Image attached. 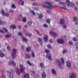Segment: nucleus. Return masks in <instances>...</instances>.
I'll use <instances>...</instances> for the list:
<instances>
[{
    "mask_svg": "<svg viewBox=\"0 0 78 78\" xmlns=\"http://www.w3.org/2000/svg\"><path fill=\"white\" fill-rule=\"evenodd\" d=\"M44 3L46 5H48L49 6H48L45 5H43V6H44V8H49V9H52V8H53V7L51 5V4L50 3V2L46 1L44 2Z\"/></svg>",
    "mask_w": 78,
    "mask_h": 78,
    "instance_id": "f257e3e1",
    "label": "nucleus"
},
{
    "mask_svg": "<svg viewBox=\"0 0 78 78\" xmlns=\"http://www.w3.org/2000/svg\"><path fill=\"white\" fill-rule=\"evenodd\" d=\"M16 53H17V50L16 49H13V53L12 55L13 59H15L16 58Z\"/></svg>",
    "mask_w": 78,
    "mask_h": 78,
    "instance_id": "f03ea898",
    "label": "nucleus"
},
{
    "mask_svg": "<svg viewBox=\"0 0 78 78\" xmlns=\"http://www.w3.org/2000/svg\"><path fill=\"white\" fill-rule=\"evenodd\" d=\"M66 4L68 6H73L75 5V4L73 2H71L70 3V2L69 0H66Z\"/></svg>",
    "mask_w": 78,
    "mask_h": 78,
    "instance_id": "7ed1b4c3",
    "label": "nucleus"
},
{
    "mask_svg": "<svg viewBox=\"0 0 78 78\" xmlns=\"http://www.w3.org/2000/svg\"><path fill=\"white\" fill-rule=\"evenodd\" d=\"M1 12L2 13V14L3 15V16H5L6 17H9V14L8 13H5V11L3 9H2L1 10Z\"/></svg>",
    "mask_w": 78,
    "mask_h": 78,
    "instance_id": "20e7f679",
    "label": "nucleus"
},
{
    "mask_svg": "<svg viewBox=\"0 0 78 78\" xmlns=\"http://www.w3.org/2000/svg\"><path fill=\"white\" fill-rule=\"evenodd\" d=\"M20 67L21 69V72L23 74H25V71L24 70H25V68L22 65H20Z\"/></svg>",
    "mask_w": 78,
    "mask_h": 78,
    "instance_id": "39448f33",
    "label": "nucleus"
},
{
    "mask_svg": "<svg viewBox=\"0 0 78 78\" xmlns=\"http://www.w3.org/2000/svg\"><path fill=\"white\" fill-rule=\"evenodd\" d=\"M76 75L75 73H71V76H69V78H75Z\"/></svg>",
    "mask_w": 78,
    "mask_h": 78,
    "instance_id": "423d86ee",
    "label": "nucleus"
},
{
    "mask_svg": "<svg viewBox=\"0 0 78 78\" xmlns=\"http://www.w3.org/2000/svg\"><path fill=\"white\" fill-rule=\"evenodd\" d=\"M50 34H51L52 35H53V36H54V37H57V36H58V34H56V33L53 31H51L50 32Z\"/></svg>",
    "mask_w": 78,
    "mask_h": 78,
    "instance_id": "0eeeda50",
    "label": "nucleus"
},
{
    "mask_svg": "<svg viewBox=\"0 0 78 78\" xmlns=\"http://www.w3.org/2000/svg\"><path fill=\"white\" fill-rule=\"evenodd\" d=\"M57 41L59 44H63L64 43V41L62 39H57Z\"/></svg>",
    "mask_w": 78,
    "mask_h": 78,
    "instance_id": "6e6552de",
    "label": "nucleus"
},
{
    "mask_svg": "<svg viewBox=\"0 0 78 78\" xmlns=\"http://www.w3.org/2000/svg\"><path fill=\"white\" fill-rule=\"evenodd\" d=\"M12 65L14 66H16V63L14 62V61H12V62H9V66H11V65Z\"/></svg>",
    "mask_w": 78,
    "mask_h": 78,
    "instance_id": "1a4fd4ad",
    "label": "nucleus"
},
{
    "mask_svg": "<svg viewBox=\"0 0 78 78\" xmlns=\"http://www.w3.org/2000/svg\"><path fill=\"white\" fill-rule=\"evenodd\" d=\"M58 64V65L59 68H62V67L61 66V62L59 60H58L57 61Z\"/></svg>",
    "mask_w": 78,
    "mask_h": 78,
    "instance_id": "9d476101",
    "label": "nucleus"
},
{
    "mask_svg": "<svg viewBox=\"0 0 78 78\" xmlns=\"http://www.w3.org/2000/svg\"><path fill=\"white\" fill-rule=\"evenodd\" d=\"M43 40L45 42H47L48 41V35H45Z\"/></svg>",
    "mask_w": 78,
    "mask_h": 78,
    "instance_id": "9b49d317",
    "label": "nucleus"
},
{
    "mask_svg": "<svg viewBox=\"0 0 78 78\" xmlns=\"http://www.w3.org/2000/svg\"><path fill=\"white\" fill-rule=\"evenodd\" d=\"M51 56L50 54H48L47 55H46V57L48 58V59H49V60H51Z\"/></svg>",
    "mask_w": 78,
    "mask_h": 78,
    "instance_id": "f8f14e48",
    "label": "nucleus"
},
{
    "mask_svg": "<svg viewBox=\"0 0 78 78\" xmlns=\"http://www.w3.org/2000/svg\"><path fill=\"white\" fill-rule=\"evenodd\" d=\"M67 66L69 68H70L71 67V64H70V63L69 62V61H68L66 62Z\"/></svg>",
    "mask_w": 78,
    "mask_h": 78,
    "instance_id": "ddd939ff",
    "label": "nucleus"
},
{
    "mask_svg": "<svg viewBox=\"0 0 78 78\" xmlns=\"http://www.w3.org/2000/svg\"><path fill=\"white\" fill-rule=\"evenodd\" d=\"M38 41L41 45H42L43 44V41H42V40L41 38H38Z\"/></svg>",
    "mask_w": 78,
    "mask_h": 78,
    "instance_id": "4468645a",
    "label": "nucleus"
},
{
    "mask_svg": "<svg viewBox=\"0 0 78 78\" xmlns=\"http://www.w3.org/2000/svg\"><path fill=\"white\" fill-rule=\"evenodd\" d=\"M51 72L53 74V75H56V70H55V69H52L51 70Z\"/></svg>",
    "mask_w": 78,
    "mask_h": 78,
    "instance_id": "2eb2a0df",
    "label": "nucleus"
},
{
    "mask_svg": "<svg viewBox=\"0 0 78 78\" xmlns=\"http://www.w3.org/2000/svg\"><path fill=\"white\" fill-rule=\"evenodd\" d=\"M32 53V56L33 58H34L35 57V54L34 53V51H31Z\"/></svg>",
    "mask_w": 78,
    "mask_h": 78,
    "instance_id": "dca6fc26",
    "label": "nucleus"
},
{
    "mask_svg": "<svg viewBox=\"0 0 78 78\" xmlns=\"http://www.w3.org/2000/svg\"><path fill=\"white\" fill-rule=\"evenodd\" d=\"M22 39L23 41H25V42H27V41H28L27 39L25 38V37L23 36L22 37Z\"/></svg>",
    "mask_w": 78,
    "mask_h": 78,
    "instance_id": "f3484780",
    "label": "nucleus"
},
{
    "mask_svg": "<svg viewBox=\"0 0 78 78\" xmlns=\"http://www.w3.org/2000/svg\"><path fill=\"white\" fill-rule=\"evenodd\" d=\"M5 54L4 53H0V57L2 58L3 57H5Z\"/></svg>",
    "mask_w": 78,
    "mask_h": 78,
    "instance_id": "a211bd4d",
    "label": "nucleus"
},
{
    "mask_svg": "<svg viewBox=\"0 0 78 78\" xmlns=\"http://www.w3.org/2000/svg\"><path fill=\"white\" fill-rule=\"evenodd\" d=\"M10 28L12 29H16V25H12L11 26Z\"/></svg>",
    "mask_w": 78,
    "mask_h": 78,
    "instance_id": "6ab92c4d",
    "label": "nucleus"
},
{
    "mask_svg": "<svg viewBox=\"0 0 78 78\" xmlns=\"http://www.w3.org/2000/svg\"><path fill=\"white\" fill-rule=\"evenodd\" d=\"M60 22L61 24H64L65 22H64V19H61L60 20Z\"/></svg>",
    "mask_w": 78,
    "mask_h": 78,
    "instance_id": "aec40b11",
    "label": "nucleus"
},
{
    "mask_svg": "<svg viewBox=\"0 0 78 78\" xmlns=\"http://www.w3.org/2000/svg\"><path fill=\"white\" fill-rule=\"evenodd\" d=\"M31 48L29 46L27 48L26 50L27 51H30L31 50Z\"/></svg>",
    "mask_w": 78,
    "mask_h": 78,
    "instance_id": "412c9836",
    "label": "nucleus"
},
{
    "mask_svg": "<svg viewBox=\"0 0 78 78\" xmlns=\"http://www.w3.org/2000/svg\"><path fill=\"white\" fill-rule=\"evenodd\" d=\"M16 73L18 75H20V71L19 69H17L16 70Z\"/></svg>",
    "mask_w": 78,
    "mask_h": 78,
    "instance_id": "4be33fe9",
    "label": "nucleus"
},
{
    "mask_svg": "<svg viewBox=\"0 0 78 78\" xmlns=\"http://www.w3.org/2000/svg\"><path fill=\"white\" fill-rule=\"evenodd\" d=\"M26 58L27 59H30V58H31V56L29 55L26 54Z\"/></svg>",
    "mask_w": 78,
    "mask_h": 78,
    "instance_id": "5701e85b",
    "label": "nucleus"
},
{
    "mask_svg": "<svg viewBox=\"0 0 78 78\" xmlns=\"http://www.w3.org/2000/svg\"><path fill=\"white\" fill-rule=\"evenodd\" d=\"M25 34L27 36H29V37H31L32 36L31 34L28 33H26Z\"/></svg>",
    "mask_w": 78,
    "mask_h": 78,
    "instance_id": "b1692460",
    "label": "nucleus"
},
{
    "mask_svg": "<svg viewBox=\"0 0 78 78\" xmlns=\"http://www.w3.org/2000/svg\"><path fill=\"white\" fill-rule=\"evenodd\" d=\"M11 36V34H7L5 36V37L6 38H8L9 37H10Z\"/></svg>",
    "mask_w": 78,
    "mask_h": 78,
    "instance_id": "393cba45",
    "label": "nucleus"
},
{
    "mask_svg": "<svg viewBox=\"0 0 78 78\" xmlns=\"http://www.w3.org/2000/svg\"><path fill=\"white\" fill-rule=\"evenodd\" d=\"M19 3L20 4V5H23V4H24V2H23V1L20 0L19 2Z\"/></svg>",
    "mask_w": 78,
    "mask_h": 78,
    "instance_id": "a878e982",
    "label": "nucleus"
},
{
    "mask_svg": "<svg viewBox=\"0 0 78 78\" xmlns=\"http://www.w3.org/2000/svg\"><path fill=\"white\" fill-rule=\"evenodd\" d=\"M24 77L25 78H29V74L26 73L25 75V76H24Z\"/></svg>",
    "mask_w": 78,
    "mask_h": 78,
    "instance_id": "bb28decb",
    "label": "nucleus"
},
{
    "mask_svg": "<svg viewBox=\"0 0 78 78\" xmlns=\"http://www.w3.org/2000/svg\"><path fill=\"white\" fill-rule=\"evenodd\" d=\"M32 23V21H29L28 22L27 24L29 25V26H30V27H31V23Z\"/></svg>",
    "mask_w": 78,
    "mask_h": 78,
    "instance_id": "cd10ccee",
    "label": "nucleus"
},
{
    "mask_svg": "<svg viewBox=\"0 0 78 78\" xmlns=\"http://www.w3.org/2000/svg\"><path fill=\"white\" fill-rule=\"evenodd\" d=\"M10 73V77L11 78H13V74L12 73L10 72L9 73Z\"/></svg>",
    "mask_w": 78,
    "mask_h": 78,
    "instance_id": "c85d7f7f",
    "label": "nucleus"
},
{
    "mask_svg": "<svg viewBox=\"0 0 78 78\" xmlns=\"http://www.w3.org/2000/svg\"><path fill=\"white\" fill-rule=\"evenodd\" d=\"M6 23V22H2V20H0V25H4V24H5Z\"/></svg>",
    "mask_w": 78,
    "mask_h": 78,
    "instance_id": "c756f323",
    "label": "nucleus"
},
{
    "mask_svg": "<svg viewBox=\"0 0 78 78\" xmlns=\"http://www.w3.org/2000/svg\"><path fill=\"white\" fill-rule=\"evenodd\" d=\"M12 8H13V9H16V5L14 4H13L12 5Z\"/></svg>",
    "mask_w": 78,
    "mask_h": 78,
    "instance_id": "7c9ffc66",
    "label": "nucleus"
},
{
    "mask_svg": "<svg viewBox=\"0 0 78 78\" xmlns=\"http://www.w3.org/2000/svg\"><path fill=\"white\" fill-rule=\"evenodd\" d=\"M42 76L43 77V78H45V77H46V74H45V72H44L42 73Z\"/></svg>",
    "mask_w": 78,
    "mask_h": 78,
    "instance_id": "2f4dec72",
    "label": "nucleus"
},
{
    "mask_svg": "<svg viewBox=\"0 0 78 78\" xmlns=\"http://www.w3.org/2000/svg\"><path fill=\"white\" fill-rule=\"evenodd\" d=\"M3 30L4 31H5V33H8V30H7V29H6V28H3Z\"/></svg>",
    "mask_w": 78,
    "mask_h": 78,
    "instance_id": "473e14b6",
    "label": "nucleus"
},
{
    "mask_svg": "<svg viewBox=\"0 0 78 78\" xmlns=\"http://www.w3.org/2000/svg\"><path fill=\"white\" fill-rule=\"evenodd\" d=\"M40 66H41L42 68H44V64L43 63H41L40 64Z\"/></svg>",
    "mask_w": 78,
    "mask_h": 78,
    "instance_id": "72a5a7b5",
    "label": "nucleus"
},
{
    "mask_svg": "<svg viewBox=\"0 0 78 78\" xmlns=\"http://www.w3.org/2000/svg\"><path fill=\"white\" fill-rule=\"evenodd\" d=\"M60 8L61 9H64V10H67V9L66 8V7H60Z\"/></svg>",
    "mask_w": 78,
    "mask_h": 78,
    "instance_id": "f704fd0d",
    "label": "nucleus"
},
{
    "mask_svg": "<svg viewBox=\"0 0 78 78\" xmlns=\"http://www.w3.org/2000/svg\"><path fill=\"white\" fill-rule=\"evenodd\" d=\"M62 27L64 29H66L67 28V26L66 25H63Z\"/></svg>",
    "mask_w": 78,
    "mask_h": 78,
    "instance_id": "c9c22d12",
    "label": "nucleus"
},
{
    "mask_svg": "<svg viewBox=\"0 0 78 78\" xmlns=\"http://www.w3.org/2000/svg\"><path fill=\"white\" fill-rule=\"evenodd\" d=\"M35 31L37 33V34H38V35H39L40 36H41V34L39 33V31H38V30H35Z\"/></svg>",
    "mask_w": 78,
    "mask_h": 78,
    "instance_id": "e433bc0d",
    "label": "nucleus"
},
{
    "mask_svg": "<svg viewBox=\"0 0 78 78\" xmlns=\"http://www.w3.org/2000/svg\"><path fill=\"white\" fill-rule=\"evenodd\" d=\"M61 60L63 64H64V60L63 58H61Z\"/></svg>",
    "mask_w": 78,
    "mask_h": 78,
    "instance_id": "4c0bfd02",
    "label": "nucleus"
},
{
    "mask_svg": "<svg viewBox=\"0 0 78 78\" xmlns=\"http://www.w3.org/2000/svg\"><path fill=\"white\" fill-rule=\"evenodd\" d=\"M78 20V19L76 17H74L73 18L74 22H76Z\"/></svg>",
    "mask_w": 78,
    "mask_h": 78,
    "instance_id": "58836bf2",
    "label": "nucleus"
},
{
    "mask_svg": "<svg viewBox=\"0 0 78 78\" xmlns=\"http://www.w3.org/2000/svg\"><path fill=\"white\" fill-rule=\"evenodd\" d=\"M27 64H29V66H32V64H31V63H30V61H27Z\"/></svg>",
    "mask_w": 78,
    "mask_h": 78,
    "instance_id": "ea45409f",
    "label": "nucleus"
},
{
    "mask_svg": "<svg viewBox=\"0 0 78 78\" xmlns=\"http://www.w3.org/2000/svg\"><path fill=\"white\" fill-rule=\"evenodd\" d=\"M31 13L34 15V16H35L36 15V14H35V12H34V11L33 10H31Z\"/></svg>",
    "mask_w": 78,
    "mask_h": 78,
    "instance_id": "a19ab883",
    "label": "nucleus"
},
{
    "mask_svg": "<svg viewBox=\"0 0 78 78\" xmlns=\"http://www.w3.org/2000/svg\"><path fill=\"white\" fill-rule=\"evenodd\" d=\"M18 35L20 36H22V34H23L22 33H21V32H18Z\"/></svg>",
    "mask_w": 78,
    "mask_h": 78,
    "instance_id": "79ce46f5",
    "label": "nucleus"
},
{
    "mask_svg": "<svg viewBox=\"0 0 78 78\" xmlns=\"http://www.w3.org/2000/svg\"><path fill=\"white\" fill-rule=\"evenodd\" d=\"M46 22L49 24L50 23V19H47L46 20Z\"/></svg>",
    "mask_w": 78,
    "mask_h": 78,
    "instance_id": "37998d69",
    "label": "nucleus"
},
{
    "mask_svg": "<svg viewBox=\"0 0 78 78\" xmlns=\"http://www.w3.org/2000/svg\"><path fill=\"white\" fill-rule=\"evenodd\" d=\"M43 17V15L42 14H40L39 15V18L40 19H42Z\"/></svg>",
    "mask_w": 78,
    "mask_h": 78,
    "instance_id": "c03bdc74",
    "label": "nucleus"
},
{
    "mask_svg": "<svg viewBox=\"0 0 78 78\" xmlns=\"http://www.w3.org/2000/svg\"><path fill=\"white\" fill-rule=\"evenodd\" d=\"M26 21H27L26 18H23V22H25Z\"/></svg>",
    "mask_w": 78,
    "mask_h": 78,
    "instance_id": "a18cd8bd",
    "label": "nucleus"
},
{
    "mask_svg": "<svg viewBox=\"0 0 78 78\" xmlns=\"http://www.w3.org/2000/svg\"><path fill=\"white\" fill-rule=\"evenodd\" d=\"M73 39L74 41H77V38L76 37H74L73 38Z\"/></svg>",
    "mask_w": 78,
    "mask_h": 78,
    "instance_id": "49530a36",
    "label": "nucleus"
},
{
    "mask_svg": "<svg viewBox=\"0 0 78 78\" xmlns=\"http://www.w3.org/2000/svg\"><path fill=\"white\" fill-rule=\"evenodd\" d=\"M43 26L45 28H47L48 27V26L46 24H44Z\"/></svg>",
    "mask_w": 78,
    "mask_h": 78,
    "instance_id": "de8ad7c7",
    "label": "nucleus"
},
{
    "mask_svg": "<svg viewBox=\"0 0 78 78\" xmlns=\"http://www.w3.org/2000/svg\"><path fill=\"white\" fill-rule=\"evenodd\" d=\"M2 78H5L6 76H5V75L3 74L2 75Z\"/></svg>",
    "mask_w": 78,
    "mask_h": 78,
    "instance_id": "09e8293b",
    "label": "nucleus"
},
{
    "mask_svg": "<svg viewBox=\"0 0 78 78\" xmlns=\"http://www.w3.org/2000/svg\"><path fill=\"white\" fill-rule=\"evenodd\" d=\"M48 48H51V45L50 44H49L48 46Z\"/></svg>",
    "mask_w": 78,
    "mask_h": 78,
    "instance_id": "8fccbe9b",
    "label": "nucleus"
},
{
    "mask_svg": "<svg viewBox=\"0 0 78 78\" xmlns=\"http://www.w3.org/2000/svg\"><path fill=\"white\" fill-rule=\"evenodd\" d=\"M10 12H11L12 13H13V12H14V10L11 9L10 10Z\"/></svg>",
    "mask_w": 78,
    "mask_h": 78,
    "instance_id": "3c124183",
    "label": "nucleus"
},
{
    "mask_svg": "<svg viewBox=\"0 0 78 78\" xmlns=\"http://www.w3.org/2000/svg\"><path fill=\"white\" fill-rule=\"evenodd\" d=\"M69 44L70 45H73V43H72V41H69Z\"/></svg>",
    "mask_w": 78,
    "mask_h": 78,
    "instance_id": "603ef678",
    "label": "nucleus"
},
{
    "mask_svg": "<svg viewBox=\"0 0 78 78\" xmlns=\"http://www.w3.org/2000/svg\"><path fill=\"white\" fill-rule=\"evenodd\" d=\"M33 5L34 6H36L37 5V3H36V2H34L33 3Z\"/></svg>",
    "mask_w": 78,
    "mask_h": 78,
    "instance_id": "864d4df0",
    "label": "nucleus"
},
{
    "mask_svg": "<svg viewBox=\"0 0 78 78\" xmlns=\"http://www.w3.org/2000/svg\"><path fill=\"white\" fill-rule=\"evenodd\" d=\"M67 51L66 50H64L63 51V53H67Z\"/></svg>",
    "mask_w": 78,
    "mask_h": 78,
    "instance_id": "5fc2aeb1",
    "label": "nucleus"
},
{
    "mask_svg": "<svg viewBox=\"0 0 78 78\" xmlns=\"http://www.w3.org/2000/svg\"><path fill=\"white\" fill-rule=\"evenodd\" d=\"M7 49L9 50H11V47H10V46H8L7 47Z\"/></svg>",
    "mask_w": 78,
    "mask_h": 78,
    "instance_id": "6e6d98bb",
    "label": "nucleus"
},
{
    "mask_svg": "<svg viewBox=\"0 0 78 78\" xmlns=\"http://www.w3.org/2000/svg\"><path fill=\"white\" fill-rule=\"evenodd\" d=\"M45 51L46 52V53H49V52H50V51L46 49L45 50Z\"/></svg>",
    "mask_w": 78,
    "mask_h": 78,
    "instance_id": "4d7b16f0",
    "label": "nucleus"
},
{
    "mask_svg": "<svg viewBox=\"0 0 78 78\" xmlns=\"http://www.w3.org/2000/svg\"><path fill=\"white\" fill-rule=\"evenodd\" d=\"M33 8L35 10H36L37 11H38V9L37 8L34 7Z\"/></svg>",
    "mask_w": 78,
    "mask_h": 78,
    "instance_id": "13d9d810",
    "label": "nucleus"
},
{
    "mask_svg": "<svg viewBox=\"0 0 78 78\" xmlns=\"http://www.w3.org/2000/svg\"><path fill=\"white\" fill-rule=\"evenodd\" d=\"M18 28L19 30H20V29L21 28V26L19 25L18 26Z\"/></svg>",
    "mask_w": 78,
    "mask_h": 78,
    "instance_id": "bf43d9fd",
    "label": "nucleus"
},
{
    "mask_svg": "<svg viewBox=\"0 0 78 78\" xmlns=\"http://www.w3.org/2000/svg\"><path fill=\"white\" fill-rule=\"evenodd\" d=\"M0 32L2 33H4V31L3 30H0Z\"/></svg>",
    "mask_w": 78,
    "mask_h": 78,
    "instance_id": "052dcab7",
    "label": "nucleus"
},
{
    "mask_svg": "<svg viewBox=\"0 0 78 78\" xmlns=\"http://www.w3.org/2000/svg\"><path fill=\"white\" fill-rule=\"evenodd\" d=\"M74 8H75V10H76V11H77V10H78V7H75Z\"/></svg>",
    "mask_w": 78,
    "mask_h": 78,
    "instance_id": "680f3d73",
    "label": "nucleus"
},
{
    "mask_svg": "<svg viewBox=\"0 0 78 78\" xmlns=\"http://www.w3.org/2000/svg\"><path fill=\"white\" fill-rule=\"evenodd\" d=\"M76 48L78 49V43H77V44H76Z\"/></svg>",
    "mask_w": 78,
    "mask_h": 78,
    "instance_id": "e2e57ef3",
    "label": "nucleus"
},
{
    "mask_svg": "<svg viewBox=\"0 0 78 78\" xmlns=\"http://www.w3.org/2000/svg\"><path fill=\"white\" fill-rule=\"evenodd\" d=\"M49 42L50 43H52V40L50 39L49 40Z\"/></svg>",
    "mask_w": 78,
    "mask_h": 78,
    "instance_id": "0e129e2a",
    "label": "nucleus"
},
{
    "mask_svg": "<svg viewBox=\"0 0 78 78\" xmlns=\"http://www.w3.org/2000/svg\"><path fill=\"white\" fill-rule=\"evenodd\" d=\"M47 11L48 13H50L51 12V10H47Z\"/></svg>",
    "mask_w": 78,
    "mask_h": 78,
    "instance_id": "69168bd1",
    "label": "nucleus"
},
{
    "mask_svg": "<svg viewBox=\"0 0 78 78\" xmlns=\"http://www.w3.org/2000/svg\"><path fill=\"white\" fill-rule=\"evenodd\" d=\"M1 73H5V70H2L1 71Z\"/></svg>",
    "mask_w": 78,
    "mask_h": 78,
    "instance_id": "338daca9",
    "label": "nucleus"
},
{
    "mask_svg": "<svg viewBox=\"0 0 78 78\" xmlns=\"http://www.w3.org/2000/svg\"><path fill=\"white\" fill-rule=\"evenodd\" d=\"M22 18V16L21 15H20L19 16V19H21Z\"/></svg>",
    "mask_w": 78,
    "mask_h": 78,
    "instance_id": "774afa93",
    "label": "nucleus"
}]
</instances>
